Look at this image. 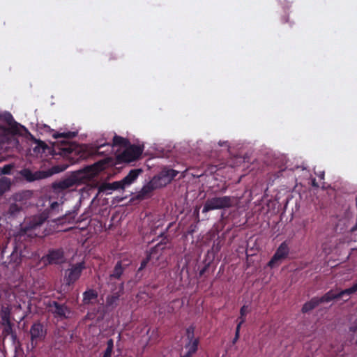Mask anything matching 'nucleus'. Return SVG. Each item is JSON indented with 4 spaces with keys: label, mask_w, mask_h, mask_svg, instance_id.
I'll return each mask as SVG.
<instances>
[{
    "label": "nucleus",
    "mask_w": 357,
    "mask_h": 357,
    "mask_svg": "<svg viewBox=\"0 0 357 357\" xmlns=\"http://www.w3.org/2000/svg\"><path fill=\"white\" fill-rule=\"evenodd\" d=\"M160 188L155 180L152 178L149 183L144 185L141 190H139L136 196L135 199L144 200L151 197L152 192L154 190Z\"/></svg>",
    "instance_id": "nucleus-15"
},
{
    "label": "nucleus",
    "mask_w": 357,
    "mask_h": 357,
    "mask_svg": "<svg viewBox=\"0 0 357 357\" xmlns=\"http://www.w3.org/2000/svg\"><path fill=\"white\" fill-rule=\"evenodd\" d=\"M151 261L153 263V261H154L152 259V258H151L149 255H148L146 254V258H145V259H144L142 261V262H141V264H140V266L139 267V268H138V270H137V272H140L141 271H142L143 269H144V268L146 267L147 264H148L149 262H151Z\"/></svg>",
    "instance_id": "nucleus-33"
},
{
    "label": "nucleus",
    "mask_w": 357,
    "mask_h": 357,
    "mask_svg": "<svg viewBox=\"0 0 357 357\" xmlns=\"http://www.w3.org/2000/svg\"><path fill=\"white\" fill-rule=\"evenodd\" d=\"M227 142H222H222H219V144H220V146H223V145H225H225H227V146H228V145H227Z\"/></svg>",
    "instance_id": "nucleus-40"
},
{
    "label": "nucleus",
    "mask_w": 357,
    "mask_h": 357,
    "mask_svg": "<svg viewBox=\"0 0 357 357\" xmlns=\"http://www.w3.org/2000/svg\"><path fill=\"white\" fill-rule=\"evenodd\" d=\"M192 355L191 354H189L188 352L183 355V356H181L180 357H192Z\"/></svg>",
    "instance_id": "nucleus-39"
},
{
    "label": "nucleus",
    "mask_w": 357,
    "mask_h": 357,
    "mask_svg": "<svg viewBox=\"0 0 357 357\" xmlns=\"http://www.w3.org/2000/svg\"><path fill=\"white\" fill-rule=\"evenodd\" d=\"M289 253V248L287 241L282 242L277 248L273 256L268 263V266L271 268L278 266L282 261L286 259Z\"/></svg>",
    "instance_id": "nucleus-11"
},
{
    "label": "nucleus",
    "mask_w": 357,
    "mask_h": 357,
    "mask_svg": "<svg viewBox=\"0 0 357 357\" xmlns=\"http://www.w3.org/2000/svg\"><path fill=\"white\" fill-rule=\"evenodd\" d=\"M195 327L193 325L186 328L185 336L188 342L195 341L197 337H195Z\"/></svg>",
    "instance_id": "nucleus-31"
},
{
    "label": "nucleus",
    "mask_w": 357,
    "mask_h": 357,
    "mask_svg": "<svg viewBox=\"0 0 357 357\" xmlns=\"http://www.w3.org/2000/svg\"><path fill=\"white\" fill-rule=\"evenodd\" d=\"M124 282L119 283L114 289H112V294L106 298L107 307H115L117 306L121 296L123 294Z\"/></svg>",
    "instance_id": "nucleus-14"
},
{
    "label": "nucleus",
    "mask_w": 357,
    "mask_h": 357,
    "mask_svg": "<svg viewBox=\"0 0 357 357\" xmlns=\"http://www.w3.org/2000/svg\"><path fill=\"white\" fill-rule=\"evenodd\" d=\"M61 143V147L60 148L61 154L68 157L72 164L78 162L80 160H86L94 155L100 154L101 149L106 146V144H103L89 149L86 146H79L75 143H68L65 141H62ZM130 144L128 139L115 135L113 137L112 144H107V146L109 147L119 146L126 149Z\"/></svg>",
    "instance_id": "nucleus-1"
},
{
    "label": "nucleus",
    "mask_w": 357,
    "mask_h": 357,
    "mask_svg": "<svg viewBox=\"0 0 357 357\" xmlns=\"http://www.w3.org/2000/svg\"><path fill=\"white\" fill-rule=\"evenodd\" d=\"M47 218L48 215L45 213H43L37 216H34L29 220V222L22 226L18 234L15 236V239L20 240L22 237H25L26 236H32V231L42 225Z\"/></svg>",
    "instance_id": "nucleus-4"
},
{
    "label": "nucleus",
    "mask_w": 357,
    "mask_h": 357,
    "mask_svg": "<svg viewBox=\"0 0 357 357\" xmlns=\"http://www.w3.org/2000/svg\"><path fill=\"white\" fill-rule=\"evenodd\" d=\"M321 303H328L334 300L340 299L339 292H335L333 289H331L321 297L319 298Z\"/></svg>",
    "instance_id": "nucleus-26"
},
{
    "label": "nucleus",
    "mask_w": 357,
    "mask_h": 357,
    "mask_svg": "<svg viewBox=\"0 0 357 357\" xmlns=\"http://www.w3.org/2000/svg\"><path fill=\"white\" fill-rule=\"evenodd\" d=\"M248 307L247 305H243L240 309V317H238V320L242 321L243 320V323L245 321V316L248 312Z\"/></svg>",
    "instance_id": "nucleus-35"
},
{
    "label": "nucleus",
    "mask_w": 357,
    "mask_h": 357,
    "mask_svg": "<svg viewBox=\"0 0 357 357\" xmlns=\"http://www.w3.org/2000/svg\"><path fill=\"white\" fill-rule=\"evenodd\" d=\"M22 210V206L13 202L10 204L8 208L6 211V214L8 216V218H16L20 213Z\"/></svg>",
    "instance_id": "nucleus-24"
},
{
    "label": "nucleus",
    "mask_w": 357,
    "mask_h": 357,
    "mask_svg": "<svg viewBox=\"0 0 357 357\" xmlns=\"http://www.w3.org/2000/svg\"><path fill=\"white\" fill-rule=\"evenodd\" d=\"M319 176H320L321 178H324V172L321 173V174H320Z\"/></svg>",
    "instance_id": "nucleus-43"
},
{
    "label": "nucleus",
    "mask_w": 357,
    "mask_h": 357,
    "mask_svg": "<svg viewBox=\"0 0 357 357\" xmlns=\"http://www.w3.org/2000/svg\"><path fill=\"white\" fill-rule=\"evenodd\" d=\"M10 180L8 178H0V195H2L4 192L8 190L10 188Z\"/></svg>",
    "instance_id": "nucleus-30"
},
{
    "label": "nucleus",
    "mask_w": 357,
    "mask_h": 357,
    "mask_svg": "<svg viewBox=\"0 0 357 357\" xmlns=\"http://www.w3.org/2000/svg\"><path fill=\"white\" fill-rule=\"evenodd\" d=\"M85 268L84 263L73 264L65 271L64 281L68 286L73 284L80 277L82 271Z\"/></svg>",
    "instance_id": "nucleus-10"
},
{
    "label": "nucleus",
    "mask_w": 357,
    "mask_h": 357,
    "mask_svg": "<svg viewBox=\"0 0 357 357\" xmlns=\"http://www.w3.org/2000/svg\"><path fill=\"white\" fill-rule=\"evenodd\" d=\"M64 261L65 255L63 248L50 249L48 252L41 258V261L45 266L61 264Z\"/></svg>",
    "instance_id": "nucleus-8"
},
{
    "label": "nucleus",
    "mask_w": 357,
    "mask_h": 357,
    "mask_svg": "<svg viewBox=\"0 0 357 357\" xmlns=\"http://www.w3.org/2000/svg\"><path fill=\"white\" fill-rule=\"evenodd\" d=\"M1 325L3 326L2 335L3 338L10 336L13 342L17 339L16 331L14 329V324L10 320V311L8 307H3L0 313Z\"/></svg>",
    "instance_id": "nucleus-5"
},
{
    "label": "nucleus",
    "mask_w": 357,
    "mask_h": 357,
    "mask_svg": "<svg viewBox=\"0 0 357 357\" xmlns=\"http://www.w3.org/2000/svg\"><path fill=\"white\" fill-rule=\"evenodd\" d=\"M31 345L32 349L36 348L39 342L45 340L47 335V329L40 322L33 323L30 328Z\"/></svg>",
    "instance_id": "nucleus-7"
},
{
    "label": "nucleus",
    "mask_w": 357,
    "mask_h": 357,
    "mask_svg": "<svg viewBox=\"0 0 357 357\" xmlns=\"http://www.w3.org/2000/svg\"><path fill=\"white\" fill-rule=\"evenodd\" d=\"M199 344V337H197L195 341L187 342L185 344V348L188 350L189 354L193 355L198 350Z\"/></svg>",
    "instance_id": "nucleus-28"
},
{
    "label": "nucleus",
    "mask_w": 357,
    "mask_h": 357,
    "mask_svg": "<svg viewBox=\"0 0 357 357\" xmlns=\"http://www.w3.org/2000/svg\"><path fill=\"white\" fill-rule=\"evenodd\" d=\"M40 144L43 146V148L46 146L45 144L43 142H40Z\"/></svg>",
    "instance_id": "nucleus-42"
},
{
    "label": "nucleus",
    "mask_w": 357,
    "mask_h": 357,
    "mask_svg": "<svg viewBox=\"0 0 357 357\" xmlns=\"http://www.w3.org/2000/svg\"><path fill=\"white\" fill-rule=\"evenodd\" d=\"M33 192L31 190H21L14 193L11 196L10 199L13 200L15 203L23 206L26 204L29 199L31 198Z\"/></svg>",
    "instance_id": "nucleus-18"
},
{
    "label": "nucleus",
    "mask_w": 357,
    "mask_h": 357,
    "mask_svg": "<svg viewBox=\"0 0 357 357\" xmlns=\"http://www.w3.org/2000/svg\"><path fill=\"white\" fill-rule=\"evenodd\" d=\"M167 243V240L166 236L161 240L158 244H156L154 247L151 248L149 252L146 254L149 255L152 259L154 261L153 264L155 263L160 258L162 255V252L165 248V245Z\"/></svg>",
    "instance_id": "nucleus-17"
},
{
    "label": "nucleus",
    "mask_w": 357,
    "mask_h": 357,
    "mask_svg": "<svg viewBox=\"0 0 357 357\" xmlns=\"http://www.w3.org/2000/svg\"><path fill=\"white\" fill-rule=\"evenodd\" d=\"M58 206H59V204L56 202H54L52 203V204H51V208L52 209H54V208H55L56 207H58Z\"/></svg>",
    "instance_id": "nucleus-38"
},
{
    "label": "nucleus",
    "mask_w": 357,
    "mask_h": 357,
    "mask_svg": "<svg viewBox=\"0 0 357 357\" xmlns=\"http://www.w3.org/2000/svg\"><path fill=\"white\" fill-rule=\"evenodd\" d=\"M312 185L316 187L318 186L314 179L312 181Z\"/></svg>",
    "instance_id": "nucleus-41"
},
{
    "label": "nucleus",
    "mask_w": 357,
    "mask_h": 357,
    "mask_svg": "<svg viewBox=\"0 0 357 357\" xmlns=\"http://www.w3.org/2000/svg\"><path fill=\"white\" fill-rule=\"evenodd\" d=\"M3 113L0 112V121L1 120Z\"/></svg>",
    "instance_id": "nucleus-45"
},
{
    "label": "nucleus",
    "mask_w": 357,
    "mask_h": 357,
    "mask_svg": "<svg viewBox=\"0 0 357 357\" xmlns=\"http://www.w3.org/2000/svg\"><path fill=\"white\" fill-rule=\"evenodd\" d=\"M77 132L68 131L63 132H55L53 134V137L55 139L64 138L65 139H71L76 137Z\"/></svg>",
    "instance_id": "nucleus-29"
},
{
    "label": "nucleus",
    "mask_w": 357,
    "mask_h": 357,
    "mask_svg": "<svg viewBox=\"0 0 357 357\" xmlns=\"http://www.w3.org/2000/svg\"><path fill=\"white\" fill-rule=\"evenodd\" d=\"M126 267L123 266L122 261H118L115 264L112 272L109 275V284H112L113 280H120Z\"/></svg>",
    "instance_id": "nucleus-19"
},
{
    "label": "nucleus",
    "mask_w": 357,
    "mask_h": 357,
    "mask_svg": "<svg viewBox=\"0 0 357 357\" xmlns=\"http://www.w3.org/2000/svg\"><path fill=\"white\" fill-rule=\"evenodd\" d=\"M47 307L55 318L60 319H68L71 312L70 309L66 304L60 303L56 301H49Z\"/></svg>",
    "instance_id": "nucleus-9"
},
{
    "label": "nucleus",
    "mask_w": 357,
    "mask_h": 357,
    "mask_svg": "<svg viewBox=\"0 0 357 357\" xmlns=\"http://www.w3.org/2000/svg\"><path fill=\"white\" fill-rule=\"evenodd\" d=\"M125 186L121 180L112 183H102L99 188V192H105L108 190H116L119 189L123 190Z\"/></svg>",
    "instance_id": "nucleus-20"
},
{
    "label": "nucleus",
    "mask_w": 357,
    "mask_h": 357,
    "mask_svg": "<svg viewBox=\"0 0 357 357\" xmlns=\"http://www.w3.org/2000/svg\"><path fill=\"white\" fill-rule=\"evenodd\" d=\"M178 172V171L173 169L164 168L158 175L154 176L153 178L160 188L171 183Z\"/></svg>",
    "instance_id": "nucleus-12"
},
{
    "label": "nucleus",
    "mask_w": 357,
    "mask_h": 357,
    "mask_svg": "<svg viewBox=\"0 0 357 357\" xmlns=\"http://www.w3.org/2000/svg\"><path fill=\"white\" fill-rule=\"evenodd\" d=\"M112 163V160L109 158H105L100 160L91 165H88L84 167V172L89 177H93L98 174L100 172L105 169Z\"/></svg>",
    "instance_id": "nucleus-13"
},
{
    "label": "nucleus",
    "mask_w": 357,
    "mask_h": 357,
    "mask_svg": "<svg viewBox=\"0 0 357 357\" xmlns=\"http://www.w3.org/2000/svg\"><path fill=\"white\" fill-rule=\"evenodd\" d=\"M321 303L319 297H313L310 299V301L306 302L302 307L301 311L303 313H307L313 309H314L317 306H318Z\"/></svg>",
    "instance_id": "nucleus-23"
},
{
    "label": "nucleus",
    "mask_w": 357,
    "mask_h": 357,
    "mask_svg": "<svg viewBox=\"0 0 357 357\" xmlns=\"http://www.w3.org/2000/svg\"><path fill=\"white\" fill-rule=\"evenodd\" d=\"M14 165L12 164L5 165L3 167H0V172L2 174L9 175L11 174V171L13 169Z\"/></svg>",
    "instance_id": "nucleus-34"
},
{
    "label": "nucleus",
    "mask_w": 357,
    "mask_h": 357,
    "mask_svg": "<svg viewBox=\"0 0 357 357\" xmlns=\"http://www.w3.org/2000/svg\"><path fill=\"white\" fill-rule=\"evenodd\" d=\"M1 121H5L8 126V128L0 126L1 148L6 149L8 146L3 147V145L6 144L7 145L12 146L16 145L17 140L15 139V136L17 134H20L21 129L24 128V127L19 123L16 122L13 115L8 112L3 113Z\"/></svg>",
    "instance_id": "nucleus-2"
},
{
    "label": "nucleus",
    "mask_w": 357,
    "mask_h": 357,
    "mask_svg": "<svg viewBox=\"0 0 357 357\" xmlns=\"http://www.w3.org/2000/svg\"><path fill=\"white\" fill-rule=\"evenodd\" d=\"M75 183L73 178H68L54 183L53 187L55 189L66 190L74 186Z\"/></svg>",
    "instance_id": "nucleus-22"
},
{
    "label": "nucleus",
    "mask_w": 357,
    "mask_h": 357,
    "mask_svg": "<svg viewBox=\"0 0 357 357\" xmlns=\"http://www.w3.org/2000/svg\"><path fill=\"white\" fill-rule=\"evenodd\" d=\"M114 349V341L112 339H109L107 342V348L104 351L102 357H111Z\"/></svg>",
    "instance_id": "nucleus-32"
},
{
    "label": "nucleus",
    "mask_w": 357,
    "mask_h": 357,
    "mask_svg": "<svg viewBox=\"0 0 357 357\" xmlns=\"http://www.w3.org/2000/svg\"><path fill=\"white\" fill-rule=\"evenodd\" d=\"M339 296L340 298H343L344 297H347L346 299H344V301H347L350 296L357 292V280L355 282V283L349 288L342 289L338 291Z\"/></svg>",
    "instance_id": "nucleus-27"
},
{
    "label": "nucleus",
    "mask_w": 357,
    "mask_h": 357,
    "mask_svg": "<svg viewBox=\"0 0 357 357\" xmlns=\"http://www.w3.org/2000/svg\"><path fill=\"white\" fill-rule=\"evenodd\" d=\"M66 167H67L66 166V167H63V168H61V169H59V171H63V170H65V169H66Z\"/></svg>",
    "instance_id": "nucleus-44"
},
{
    "label": "nucleus",
    "mask_w": 357,
    "mask_h": 357,
    "mask_svg": "<svg viewBox=\"0 0 357 357\" xmlns=\"http://www.w3.org/2000/svg\"><path fill=\"white\" fill-rule=\"evenodd\" d=\"M142 170L141 169H131L129 173L121 179L125 188L131 185L139 176Z\"/></svg>",
    "instance_id": "nucleus-21"
},
{
    "label": "nucleus",
    "mask_w": 357,
    "mask_h": 357,
    "mask_svg": "<svg viewBox=\"0 0 357 357\" xmlns=\"http://www.w3.org/2000/svg\"><path fill=\"white\" fill-rule=\"evenodd\" d=\"M165 232H163L161 234L160 236H163L165 235Z\"/></svg>",
    "instance_id": "nucleus-46"
},
{
    "label": "nucleus",
    "mask_w": 357,
    "mask_h": 357,
    "mask_svg": "<svg viewBox=\"0 0 357 357\" xmlns=\"http://www.w3.org/2000/svg\"><path fill=\"white\" fill-rule=\"evenodd\" d=\"M20 174L27 181L33 182L37 180L44 178L45 174L43 171H36L33 172L28 168H24L20 172Z\"/></svg>",
    "instance_id": "nucleus-16"
},
{
    "label": "nucleus",
    "mask_w": 357,
    "mask_h": 357,
    "mask_svg": "<svg viewBox=\"0 0 357 357\" xmlns=\"http://www.w3.org/2000/svg\"><path fill=\"white\" fill-rule=\"evenodd\" d=\"M143 152V146L130 144L116 157L119 162H130L138 160Z\"/></svg>",
    "instance_id": "nucleus-6"
},
{
    "label": "nucleus",
    "mask_w": 357,
    "mask_h": 357,
    "mask_svg": "<svg viewBox=\"0 0 357 357\" xmlns=\"http://www.w3.org/2000/svg\"><path fill=\"white\" fill-rule=\"evenodd\" d=\"M210 264L211 263L210 262H208L207 264H205V266L199 271V277H202L203 276L205 273L207 271V270L208 269L209 266H210Z\"/></svg>",
    "instance_id": "nucleus-37"
},
{
    "label": "nucleus",
    "mask_w": 357,
    "mask_h": 357,
    "mask_svg": "<svg viewBox=\"0 0 357 357\" xmlns=\"http://www.w3.org/2000/svg\"><path fill=\"white\" fill-rule=\"evenodd\" d=\"M98 296V292L95 289H87L83 293V303L85 305L90 304L92 301L96 300Z\"/></svg>",
    "instance_id": "nucleus-25"
},
{
    "label": "nucleus",
    "mask_w": 357,
    "mask_h": 357,
    "mask_svg": "<svg viewBox=\"0 0 357 357\" xmlns=\"http://www.w3.org/2000/svg\"><path fill=\"white\" fill-rule=\"evenodd\" d=\"M236 203V198L234 196L214 197L208 198L205 202L202 213L218 209H225L233 207Z\"/></svg>",
    "instance_id": "nucleus-3"
},
{
    "label": "nucleus",
    "mask_w": 357,
    "mask_h": 357,
    "mask_svg": "<svg viewBox=\"0 0 357 357\" xmlns=\"http://www.w3.org/2000/svg\"><path fill=\"white\" fill-rule=\"evenodd\" d=\"M243 324V320L240 321L238 322V324H237L236 328L235 337L233 340V343H235L237 341V340L239 338L240 329H241V325Z\"/></svg>",
    "instance_id": "nucleus-36"
}]
</instances>
